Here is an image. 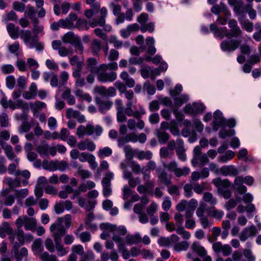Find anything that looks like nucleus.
I'll return each mask as SVG.
<instances>
[{
  "instance_id": "nucleus-1",
  "label": "nucleus",
  "mask_w": 261,
  "mask_h": 261,
  "mask_svg": "<svg viewBox=\"0 0 261 261\" xmlns=\"http://www.w3.org/2000/svg\"><path fill=\"white\" fill-rule=\"evenodd\" d=\"M102 131L103 129L100 125L87 124L86 126H79L76 129V134L79 138H83L85 135L100 136Z\"/></svg>"
},
{
  "instance_id": "nucleus-2",
  "label": "nucleus",
  "mask_w": 261,
  "mask_h": 261,
  "mask_svg": "<svg viewBox=\"0 0 261 261\" xmlns=\"http://www.w3.org/2000/svg\"><path fill=\"white\" fill-rule=\"evenodd\" d=\"M63 223V218L60 217L50 226V231L52 233L54 241L61 240L62 237L66 233V228Z\"/></svg>"
},
{
  "instance_id": "nucleus-3",
  "label": "nucleus",
  "mask_w": 261,
  "mask_h": 261,
  "mask_svg": "<svg viewBox=\"0 0 261 261\" xmlns=\"http://www.w3.org/2000/svg\"><path fill=\"white\" fill-rule=\"evenodd\" d=\"M163 166L168 171L173 172L175 175L178 177L187 176L190 172V169L187 167H184L182 168H178L177 163L175 161H171L168 164L163 162Z\"/></svg>"
},
{
  "instance_id": "nucleus-4",
  "label": "nucleus",
  "mask_w": 261,
  "mask_h": 261,
  "mask_svg": "<svg viewBox=\"0 0 261 261\" xmlns=\"http://www.w3.org/2000/svg\"><path fill=\"white\" fill-rule=\"evenodd\" d=\"M174 220L176 222V225L177 226L176 231L179 235L182 236V238L184 240H188L191 237V234L189 232L186 230L181 224L184 222L182 215L180 213H176L174 216Z\"/></svg>"
},
{
  "instance_id": "nucleus-5",
  "label": "nucleus",
  "mask_w": 261,
  "mask_h": 261,
  "mask_svg": "<svg viewBox=\"0 0 261 261\" xmlns=\"http://www.w3.org/2000/svg\"><path fill=\"white\" fill-rule=\"evenodd\" d=\"M113 173L109 172L105 175L101 183L103 187L102 193L105 196L107 197L112 194V190L111 188V180L113 178Z\"/></svg>"
},
{
  "instance_id": "nucleus-6",
  "label": "nucleus",
  "mask_w": 261,
  "mask_h": 261,
  "mask_svg": "<svg viewBox=\"0 0 261 261\" xmlns=\"http://www.w3.org/2000/svg\"><path fill=\"white\" fill-rule=\"evenodd\" d=\"M228 26L230 28L229 33H225L226 37H239L242 34V31L238 25L237 21L235 19H231L228 22Z\"/></svg>"
},
{
  "instance_id": "nucleus-7",
  "label": "nucleus",
  "mask_w": 261,
  "mask_h": 261,
  "mask_svg": "<svg viewBox=\"0 0 261 261\" xmlns=\"http://www.w3.org/2000/svg\"><path fill=\"white\" fill-rule=\"evenodd\" d=\"M107 70L99 69L97 74V80L101 82H112L114 81L117 78L116 72L111 71L107 72Z\"/></svg>"
},
{
  "instance_id": "nucleus-8",
  "label": "nucleus",
  "mask_w": 261,
  "mask_h": 261,
  "mask_svg": "<svg viewBox=\"0 0 261 261\" xmlns=\"http://www.w3.org/2000/svg\"><path fill=\"white\" fill-rule=\"evenodd\" d=\"M241 41L235 39L224 40L220 44L221 48L224 51L231 52L236 50L240 45Z\"/></svg>"
},
{
  "instance_id": "nucleus-9",
  "label": "nucleus",
  "mask_w": 261,
  "mask_h": 261,
  "mask_svg": "<svg viewBox=\"0 0 261 261\" xmlns=\"http://www.w3.org/2000/svg\"><path fill=\"white\" fill-rule=\"evenodd\" d=\"M79 160L82 162H88L91 169L94 170L97 167V164L95 161V156L87 152H83L81 153Z\"/></svg>"
},
{
  "instance_id": "nucleus-10",
  "label": "nucleus",
  "mask_w": 261,
  "mask_h": 261,
  "mask_svg": "<svg viewBox=\"0 0 261 261\" xmlns=\"http://www.w3.org/2000/svg\"><path fill=\"white\" fill-rule=\"evenodd\" d=\"M257 233V230L255 226L251 225L250 227H246L242 231L239 235V238L242 241H245L249 237H253Z\"/></svg>"
},
{
  "instance_id": "nucleus-11",
  "label": "nucleus",
  "mask_w": 261,
  "mask_h": 261,
  "mask_svg": "<svg viewBox=\"0 0 261 261\" xmlns=\"http://www.w3.org/2000/svg\"><path fill=\"white\" fill-rule=\"evenodd\" d=\"M176 153L178 158L182 161H185L187 156L186 150L184 148V141L181 139H178L176 140Z\"/></svg>"
},
{
  "instance_id": "nucleus-12",
  "label": "nucleus",
  "mask_w": 261,
  "mask_h": 261,
  "mask_svg": "<svg viewBox=\"0 0 261 261\" xmlns=\"http://www.w3.org/2000/svg\"><path fill=\"white\" fill-rule=\"evenodd\" d=\"M21 103L22 100H18L16 102H14L11 100H7L5 96L3 97L1 100V104L5 109L9 108L12 110H14L19 108Z\"/></svg>"
},
{
  "instance_id": "nucleus-13",
  "label": "nucleus",
  "mask_w": 261,
  "mask_h": 261,
  "mask_svg": "<svg viewBox=\"0 0 261 261\" xmlns=\"http://www.w3.org/2000/svg\"><path fill=\"white\" fill-rule=\"evenodd\" d=\"M77 146L81 150L87 149L89 151H93L96 148V145L93 141L89 139H86L85 140L79 142Z\"/></svg>"
},
{
  "instance_id": "nucleus-14",
  "label": "nucleus",
  "mask_w": 261,
  "mask_h": 261,
  "mask_svg": "<svg viewBox=\"0 0 261 261\" xmlns=\"http://www.w3.org/2000/svg\"><path fill=\"white\" fill-rule=\"evenodd\" d=\"M66 116L68 119H70L72 117L75 118L80 123H83L86 121L85 116L82 115L80 111H73L71 108L67 109Z\"/></svg>"
},
{
  "instance_id": "nucleus-15",
  "label": "nucleus",
  "mask_w": 261,
  "mask_h": 261,
  "mask_svg": "<svg viewBox=\"0 0 261 261\" xmlns=\"http://www.w3.org/2000/svg\"><path fill=\"white\" fill-rule=\"evenodd\" d=\"M220 173L225 176H235L239 174L238 169L233 165L224 166L220 169Z\"/></svg>"
},
{
  "instance_id": "nucleus-16",
  "label": "nucleus",
  "mask_w": 261,
  "mask_h": 261,
  "mask_svg": "<svg viewBox=\"0 0 261 261\" xmlns=\"http://www.w3.org/2000/svg\"><path fill=\"white\" fill-rule=\"evenodd\" d=\"M211 12L217 15H219L220 12H223L226 16H230V13L227 9L226 5L222 2L219 5L215 4L211 9Z\"/></svg>"
},
{
  "instance_id": "nucleus-17",
  "label": "nucleus",
  "mask_w": 261,
  "mask_h": 261,
  "mask_svg": "<svg viewBox=\"0 0 261 261\" xmlns=\"http://www.w3.org/2000/svg\"><path fill=\"white\" fill-rule=\"evenodd\" d=\"M213 183L218 188V191L220 192L230 186V182L228 179H221L220 178H216L213 179Z\"/></svg>"
},
{
  "instance_id": "nucleus-18",
  "label": "nucleus",
  "mask_w": 261,
  "mask_h": 261,
  "mask_svg": "<svg viewBox=\"0 0 261 261\" xmlns=\"http://www.w3.org/2000/svg\"><path fill=\"white\" fill-rule=\"evenodd\" d=\"M125 243L128 245H136L142 241V237L138 233L135 234H127L125 237Z\"/></svg>"
},
{
  "instance_id": "nucleus-19",
  "label": "nucleus",
  "mask_w": 261,
  "mask_h": 261,
  "mask_svg": "<svg viewBox=\"0 0 261 261\" xmlns=\"http://www.w3.org/2000/svg\"><path fill=\"white\" fill-rule=\"evenodd\" d=\"M208 163V158L207 154L205 153H203L196 158H193L192 160V164L194 166H196L199 164V166L202 167Z\"/></svg>"
},
{
  "instance_id": "nucleus-20",
  "label": "nucleus",
  "mask_w": 261,
  "mask_h": 261,
  "mask_svg": "<svg viewBox=\"0 0 261 261\" xmlns=\"http://www.w3.org/2000/svg\"><path fill=\"white\" fill-rule=\"evenodd\" d=\"M97 64V60L94 58H89L86 61V68L89 70L91 73H97L99 69V67H96Z\"/></svg>"
},
{
  "instance_id": "nucleus-21",
  "label": "nucleus",
  "mask_w": 261,
  "mask_h": 261,
  "mask_svg": "<svg viewBox=\"0 0 261 261\" xmlns=\"http://www.w3.org/2000/svg\"><path fill=\"white\" fill-rule=\"evenodd\" d=\"M37 88L36 84L33 83L29 87V91H24L22 96L24 98L29 100L35 97L37 95Z\"/></svg>"
},
{
  "instance_id": "nucleus-22",
  "label": "nucleus",
  "mask_w": 261,
  "mask_h": 261,
  "mask_svg": "<svg viewBox=\"0 0 261 261\" xmlns=\"http://www.w3.org/2000/svg\"><path fill=\"white\" fill-rule=\"evenodd\" d=\"M13 228L8 222H3L0 226V237L5 238L6 234L11 235L13 233Z\"/></svg>"
},
{
  "instance_id": "nucleus-23",
  "label": "nucleus",
  "mask_w": 261,
  "mask_h": 261,
  "mask_svg": "<svg viewBox=\"0 0 261 261\" xmlns=\"http://www.w3.org/2000/svg\"><path fill=\"white\" fill-rule=\"evenodd\" d=\"M79 38L80 37L72 32H68L62 37V40L64 43L73 45Z\"/></svg>"
},
{
  "instance_id": "nucleus-24",
  "label": "nucleus",
  "mask_w": 261,
  "mask_h": 261,
  "mask_svg": "<svg viewBox=\"0 0 261 261\" xmlns=\"http://www.w3.org/2000/svg\"><path fill=\"white\" fill-rule=\"evenodd\" d=\"M191 249L194 252L196 253L198 256H201L207 254V251L204 247L200 245L197 242H194L191 245Z\"/></svg>"
},
{
  "instance_id": "nucleus-25",
  "label": "nucleus",
  "mask_w": 261,
  "mask_h": 261,
  "mask_svg": "<svg viewBox=\"0 0 261 261\" xmlns=\"http://www.w3.org/2000/svg\"><path fill=\"white\" fill-rule=\"evenodd\" d=\"M96 101L98 105L99 111L102 113L109 110L113 105V102L110 100L102 101L98 99H96Z\"/></svg>"
},
{
  "instance_id": "nucleus-26",
  "label": "nucleus",
  "mask_w": 261,
  "mask_h": 261,
  "mask_svg": "<svg viewBox=\"0 0 261 261\" xmlns=\"http://www.w3.org/2000/svg\"><path fill=\"white\" fill-rule=\"evenodd\" d=\"M234 12L239 16V18H245V12L247 11V8L243 5L242 3H238L234 7Z\"/></svg>"
},
{
  "instance_id": "nucleus-27",
  "label": "nucleus",
  "mask_w": 261,
  "mask_h": 261,
  "mask_svg": "<svg viewBox=\"0 0 261 261\" xmlns=\"http://www.w3.org/2000/svg\"><path fill=\"white\" fill-rule=\"evenodd\" d=\"M7 31L10 37L13 39H16L19 37V28L16 27L13 23H9L7 26Z\"/></svg>"
},
{
  "instance_id": "nucleus-28",
  "label": "nucleus",
  "mask_w": 261,
  "mask_h": 261,
  "mask_svg": "<svg viewBox=\"0 0 261 261\" xmlns=\"http://www.w3.org/2000/svg\"><path fill=\"white\" fill-rule=\"evenodd\" d=\"M1 147L4 150L5 153L8 159L10 160H13L15 159L16 155L11 145L6 144L3 146H1Z\"/></svg>"
},
{
  "instance_id": "nucleus-29",
  "label": "nucleus",
  "mask_w": 261,
  "mask_h": 261,
  "mask_svg": "<svg viewBox=\"0 0 261 261\" xmlns=\"http://www.w3.org/2000/svg\"><path fill=\"white\" fill-rule=\"evenodd\" d=\"M37 221L34 218H30L27 216L24 227L26 230L34 231L36 227Z\"/></svg>"
},
{
  "instance_id": "nucleus-30",
  "label": "nucleus",
  "mask_w": 261,
  "mask_h": 261,
  "mask_svg": "<svg viewBox=\"0 0 261 261\" xmlns=\"http://www.w3.org/2000/svg\"><path fill=\"white\" fill-rule=\"evenodd\" d=\"M101 41L97 39H93L91 43L90 48L93 55H97L101 49Z\"/></svg>"
},
{
  "instance_id": "nucleus-31",
  "label": "nucleus",
  "mask_w": 261,
  "mask_h": 261,
  "mask_svg": "<svg viewBox=\"0 0 261 261\" xmlns=\"http://www.w3.org/2000/svg\"><path fill=\"white\" fill-rule=\"evenodd\" d=\"M6 183L9 186L10 189H14L21 186L20 179L17 177L14 179H12L10 177L7 178Z\"/></svg>"
},
{
  "instance_id": "nucleus-32",
  "label": "nucleus",
  "mask_w": 261,
  "mask_h": 261,
  "mask_svg": "<svg viewBox=\"0 0 261 261\" xmlns=\"http://www.w3.org/2000/svg\"><path fill=\"white\" fill-rule=\"evenodd\" d=\"M240 23L242 28L248 32H251L253 30V23L249 20H246L245 18H239Z\"/></svg>"
},
{
  "instance_id": "nucleus-33",
  "label": "nucleus",
  "mask_w": 261,
  "mask_h": 261,
  "mask_svg": "<svg viewBox=\"0 0 261 261\" xmlns=\"http://www.w3.org/2000/svg\"><path fill=\"white\" fill-rule=\"evenodd\" d=\"M136 155L137 158L140 160H142L144 159L149 160L152 158V153L149 150L146 151L137 150L136 152Z\"/></svg>"
},
{
  "instance_id": "nucleus-34",
  "label": "nucleus",
  "mask_w": 261,
  "mask_h": 261,
  "mask_svg": "<svg viewBox=\"0 0 261 261\" xmlns=\"http://www.w3.org/2000/svg\"><path fill=\"white\" fill-rule=\"evenodd\" d=\"M94 219V215L93 213L89 212L87 214L85 224L87 226L88 228L92 230H96L97 229L96 225L92 223V221Z\"/></svg>"
},
{
  "instance_id": "nucleus-35",
  "label": "nucleus",
  "mask_w": 261,
  "mask_h": 261,
  "mask_svg": "<svg viewBox=\"0 0 261 261\" xmlns=\"http://www.w3.org/2000/svg\"><path fill=\"white\" fill-rule=\"evenodd\" d=\"M203 200L211 205H214L217 203V198L208 192H205L203 195Z\"/></svg>"
},
{
  "instance_id": "nucleus-36",
  "label": "nucleus",
  "mask_w": 261,
  "mask_h": 261,
  "mask_svg": "<svg viewBox=\"0 0 261 261\" xmlns=\"http://www.w3.org/2000/svg\"><path fill=\"white\" fill-rule=\"evenodd\" d=\"M55 243V248L57 251L58 255L60 256L65 255L67 253V251L61 244V240L54 241Z\"/></svg>"
},
{
  "instance_id": "nucleus-37",
  "label": "nucleus",
  "mask_w": 261,
  "mask_h": 261,
  "mask_svg": "<svg viewBox=\"0 0 261 261\" xmlns=\"http://www.w3.org/2000/svg\"><path fill=\"white\" fill-rule=\"evenodd\" d=\"M156 136L160 143L165 144L169 139V135L165 132L156 129Z\"/></svg>"
},
{
  "instance_id": "nucleus-38",
  "label": "nucleus",
  "mask_w": 261,
  "mask_h": 261,
  "mask_svg": "<svg viewBox=\"0 0 261 261\" xmlns=\"http://www.w3.org/2000/svg\"><path fill=\"white\" fill-rule=\"evenodd\" d=\"M208 214L212 217L218 219H221L224 215L223 211L217 210L215 206H211L208 208Z\"/></svg>"
},
{
  "instance_id": "nucleus-39",
  "label": "nucleus",
  "mask_w": 261,
  "mask_h": 261,
  "mask_svg": "<svg viewBox=\"0 0 261 261\" xmlns=\"http://www.w3.org/2000/svg\"><path fill=\"white\" fill-rule=\"evenodd\" d=\"M143 178L145 181L144 185L147 188V190L148 189H152L154 186V181L150 180V173H149L148 170H145Z\"/></svg>"
},
{
  "instance_id": "nucleus-40",
  "label": "nucleus",
  "mask_w": 261,
  "mask_h": 261,
  "mask_svg": "<svg viewBox=\"0 0 261 261\" xmlns=\"http://www.w3.org/2000/svg\"><path fill=\"white\" fill-rule=\"evenodd\" d=\"M159 181L162 184L169 186L171 184L170 179L168 178L167 173L165 171H162L158 175Z\"/></svg>"
},
{
  "instance_id": "nucleus-41",
  "label": "nucleus",
  "mask_w": 261,
  "mask_h": 261,
  "mask_svg": "<svg viewBox=\"0 0 261 261\" xmlns=\"http://www.w3.org/2000/svg\"><path fill=\"white\" fill-rule=\"evenodd\" d=\"M112 149L108 147H105L101 149H100L97 154L100 159H103L106 157H108L112 154Z\"/></svg>"
},
{
  "instance_id": "nucleus-42",
  "label": "nucleus",
  "mask_w": 261,
  "mask_h": 261,
  "mask_svg": "<svg viewBox=\"0 0 261 261\" xmlns=\"http://www.w3.org/2000/svg\"><path fill=\"white\" fill-rule=\"evenodd\" d=\"M124 111L125 114L127 116H133L137 119L141 118V113L138 110L134 111L132 108L126 107L124 109Z\"/></svg>"
},
{
  "instance_id": "nucleus-43",
  "label": "nucleus",
  "mask_w": 261,
  "mask_h": 261,
  "mask_svg": "<svg viewBox=\"0 0 261 261\" xmlns=\"http://www.w3.org/2000/svg\"><path fill=\"white\" fill-rule=\"evenodd\" d=\"M234 156V152L231 150H228L225 154L221 155L218 159V161L222 163H226L233 158Z\"/></svg>"
},
{
  "instance_id": "nucleus-44",
  "label": "nucleus",
  "mask_w": 261,
  "mask_h": 261,
  "mask_svg": "<svg viewBox=\"0 0 261 261\" xmlns=\"http://www.w3.org/2000/svg\"><path fill=\"white\" fill-rule=\"evenodd\" d=\"M15 202V196L12 195H9L4 198L0 199V204L5 206H11Z\"/></svg>"
},
{
  "instance_id": "nucleus-45",
  "label": "nucleus",
  "mask_w": 261,
  "mask_h": 261,
  "mask_svg": "<svg viewBox=\"0 0 261 261\" xmlns=\"http://www.w3.org/2000/svg\"><path fill=\"white\" fill-rule=\"evenodd\" d=\"M69 62L71 66H75L76 68L83 69V61L79 60L77 56L75 55L69 59Z\"/></svg>"
},
{
  "instance_id": "nucleus-46",
  "label": "nucleus",
  "mask_w": 261,
  "mask_h": 261,
  "mask_svg": "<svg viewBox=\"0 0 261 261\" xmlns=\"http://www.w3.org/2000/svg\"><path fill=\"white\" fill-rule=\"evenodd\" d=\"M14 254L16 261H21L23 257H27L28 254V250L26 248L23 247Z\"/></svg>"
},
{
  "instance_id": "nucleus-47",
  "label": "nucleus",
  "mask_w": 261,
  "mask_h": 261,
  "mask_svg": "<svg viewBox=\"0 0 261 261\" xmlns=\"http://www.w3.org/2000/svg\"><path fill=\"white\" fill-rule=\"evenodd\" d=\"M42 261H58L57 257L54 254H49L47 252H43L40 254Z\"/></svg>"
},
{
  "instance_id": "nucleus-48",
  "label": "nucleus",
  "mask_w": 261,
  "mask_h": 261,
  "mask_svg": "<svg viewBox=\"0 0 261 261\" xmlns=\"http://www.w3.org/2000/svg\"><path fill=\"white\" fill-rule=\"evenodd\" d=\"M76 28L79 30H88L89 29V26L87 24L86 20L81 18L77 19L75 24L74 25V28Z\"/></svg>"
},
{
  "instance_id": "nucleus-49",
  "label": "nucleus",
  "mask_w": 261,
  "mask_h": 261,
  "mask_svg": "<svg viewBox=\"0 0 261 261\" xmlns=\"http://www.w3.org/2000/svg\"><path fill=\"white\" fill-rule=\"evenodd\" d=\"M189 247V244L187 241H181L179 243H176L174 247V249L177 252L181 251L187 250Z\"/></svg>"
},
{
  "instance_id": "nucleus-50",
  "label": "nucleus",
  "mask_w": 261,
  "mask_h": 261,
  "mask_svg": "<svg viewBox=\"0 0 261 261\" xmlns=\"http://www.w3.org/2000/svg\"><path fill=\"white\" fill-rule=\"evenodd\" d=\"M10 133L9 130L5 129L0 132V145H6L5 141L9 139Z\"/></svg>"
},
{
  "instance_id": "nucleus-51",
  "label": "nucleus",
  "mask_w": 261,
  "mask_h": 261,
  "mask_svg": "<svg viewBox=\"0 0 261 261\" xmlns=\"http://www.w3.org/2000/svg\"><path fill=\"white\" fill-rule=\"evenodd\" d=\"M206 208V204L205 203H201L200 204L196 212V215L199 219L206 217V216L205 215Z\"/></svg>"
},
{
  "instance_id": "nucleus-52",
  "label": "nucleus",
  "mask_w": 261,
  "mask_h": 261,
  "mask_svg": "<svg viewBox=\"0 0 261 261\" xmlns=\"http://www.w3.org/2000/svg\"><path fill=\"white\" fill-rule=\"evenodd\" d=\"M100 16L98 17V20L99 25L103 27L106 23L105 18L107 14V9L102 7L100 10Z\"/></svg>"
},
{
  "instance_id": "nucleus-53",
  "label": "nucleus",
  "mask_w": 261,
  "mask_h": 261,
  "mask_svg": "<svg viewBox=\"0 0 261 261\" xmlns=\"http://www.w3.org/2000/svg\"><path fill=\"white\" fill-rule=\"evenodd\" d=\"M131 168L133 172H134L136 174H139L140 173H142L143 174V176H144V172H145V170H144V168H141V166L136 163L134 161L131 162Z\"/></svg>"
},
{
  "instance_id": "nucleus-54",
  "label": "nucleus",
  "mask_w": 261,
  "mask_h": 261,
  "mask_svg": "<svg viewBox=\"0 0 261 261\" xmlns=\"http://www.w3.org/2000/svg\"><path fill=\"white\" fill-rule=\"evenodd\" d=\"M59 55L62 57L71 55L73 54V49L71 47L68 48L64 46H62L58 50Z\"/></svg>"
},
{
  "instance_id": "nucleus-55",
  "label": "nucleus",
  "mask_w": 261,
  "mask_h": 261,
  "mask_svg": "<svg viewBox=\"0 0 261 261\" xmlns=\"http://www.w3.org/2000/svg\"><path fill=\"white\" fill-rule=\"evenodd\" d=\"M48 149L49 146L48 144H45L39 145L36 148V151L41 156H46L48 155Z\"/></svg>"
},
{
  "instance_id": "nucleus-56",
  "label": "nucleus",
  "mask_w": 261,
  "mask_h": 261,
  "mask_svg": "<svg viewBox=\"0 0 261 261\" xmlns=\"http://www.w3.org/2000/svg\"><path fill=\"white\" fill-rule=\"evenodd\" d=\"M56 162L50 161L48 162L47 160H44L42 163V167L45 170L50 171L56 170Z\"/></svg>"
},
{
  "instance_id": "nucleus-57",
  "label": "nucleus",
  "mask_w": 261,
  "mask_h": 261,
  "mask_svg": "<svg viewBox=\"0 0 261 261\" xmlns=\"http://www.w3.org/2000/svg\"><path fill=\"white\" fill-rule=\"evenodd\" d=\"M46 107V105L44 102L42 101H36L35 103H30V108L31 110L33 112V113H36L38 110L40 109L45 108Z\"/></svg>"
},
{
  "instance_id": "nucleus-58",
  "label": "nucleus",
  "mask_w": 261,
  "mask_h": 261,
  "mask_svg": "<svg viewBox=\"0 0 261 261\" xmlns=\"http://www.w3.org/2000/svg\"><path fill=\"white\" fill-rule=\"evenodd\" d=\"M60 27H62L64 29H72L74 28V25L73 23L70 22L67 18L65 19H60Z\"/></svg>"
},
{
  "instance_id": "nucleus-59",
  "label": "nucleus",
  "mask_w": 261,
  "mask_h": 261,
  "mask_svg": "<svg viewBox=\"0 0 261 261\" xmlns=\"http://www.w3.org/2000/svg\"><path fill=\"white\" fill-rule=\"evenodd\" d=\"M158 204L154 201L152 202L146 208V213L149 216H153L157 212Z\"/></svg>"
},
{
  "instance_id": "nucleus-60",
  "label": "nucleus",
  "mask_w": 261,
  "mask_h": 261,
  "mask_svg": "<svg viewBox=\"0 0 261 261\" xmlns=\"http://www.w3.org/2000/svg\"><path fill=\"white\" fill-rule=\"evenodd\" d=\"M118 68L116 62H112L108 64H102L99 65V69L102 70H107L108 69L116 70Z\"/></svg>"
},
{
  "instance_id": "nucleus-61",
  "label": "nucleus",
  "mask_w": 261,
  "mask_h": 261,
  "mask_svg": "<svg viewBox=\"0 0 261 261\" xmlns=\"http://www.w3.org/2000/svg\"><path fill=\"white\" fill-rule=\"evenodd\" d=\"M154 30V23L152 22H150L147 23H145L144 25H141L140 30L141 32L144 33L146 31H148L150 33H152Z\"/></svg>"
},
{
  "instance_id": "nucleus-62",
  "label": "nucleus",
  "mask_w": 261,
  "mask_h": 261,
  "mask_svg": "<svg viewBox=\"0 0 261 261\" xmlns=\"http://www.w3.org/2000/svg\"><path fill=\"white\" fill-rule=\"evenodd\" d=\"M71 251L73 252L72 253H75L82 255V256H84V255H86L85 254L84 248L83 246L81 245H76L73 246L71 248Z\"/></svg>"
},
{
  "instance_id": "nucleus-63",
  "label": "nucleus",
  "mask_w": 261,
  "mask_h": 261,
  "mask_svg": "<svg viewBox=\"0 0 261 261\" xmlns=\"http://www.w3.org/2000/svg\"><path fill=\"white\" fill-rule=\"evenodd\" d=\"M15 196L17 198H24L27 196L29 194V191L27 189H22L14 191Z\"/></svg>"
},
{
  "instance_id": "nucleus-64",
  "label": "nucleus",
  "mask_w": 261,
  "mask_h": 261,
  "mask_svg": "<svg viewBox=\"0 0 261 261\" xmlns=\"http://www.w3.org/2000/svg\"><path fill=\"white\" fill-rule=\"evenodd\" d=\"M206 184L202 182L201 184H195L193 186V190L197 194H201L206 189Z\"/></svg>"
}]
</instances>
